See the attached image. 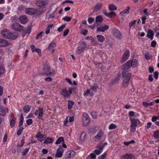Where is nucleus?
<instances>
[{"label":"nucleus","instance_id":"nucleus-33","mask_svg":"<svg viewBox=\"0 0 159 159\" xmlns=\"http://www.w3.org/2000/svg\"><path fill=\"white\" fill-rule=\"evenodd\" d=\"M36 137L38 138V140L39 141H42L44 140V135L41 134H38L36 135Z\"/></svg>","mask_w":159,"mask_h":159},{"label":"nucleus","instance_id":"nucleus-2","mask_svg":"<svg viewBox=\"0 0 159 159\" xmlns=\"http://www.w3.org/2000/svg\"><path fill=\"white\" fill-rule=\"evenodd\" d=\"M130 121V130L134 133L136 131V127L140 124V121L138 119H131Z\"/></svg>","mask_w":159,"mask_h":159},{"label":"nucleus","instance_id":"nucleus-47","mask_svg":"<svg viewBox=\"0 0 159 159\" xmlns=\"http://www.w3.org/2000/svg\"><path fill=\"white\" fill-rule=\"evenodd\" d=\"M71 19V18L70 17H68V16H65L62 19V20H63L67 22L70 21Z\"/></svg>","mask_w":159,"mask_h":159},{"label":"nucleus","instance_id":"nucleus-52","mask_svg":"<svg viewBox=\"0 0 159 159\" xmlns=\"http://www.w3.org/2000/svg\"><path fill=\"white\" fill-rule=\"evenodd\" d=\"M30 148H26L22 152V154L23 156H25L28 152Z\"/></svg>","mask_w":159,"mask_h":159},{"label":"nucleus","instance_id":"nucleus-18","mask_svg":"<svg viewBox=\"0 0 159 159\" xmlns=\"http://www.w3.org/2000/svg\"><path fill=\"white\" fill-rule=\"evenodd\" d=\"M75 152L73 151H68L66 154V158H69L73 157L75 156Z\"/></svg>","mask_w":159,"mask_h":159},{"label":"nucleus","instance_id":"nucleus-51","mask_svg":"<svg viewBox=\"0 0 159 159\" xmlns=\"http://www.w3.org/2000/svg\"><path fill=\"white\" fill-rule=\"evenodd\" d=\"M23 129V127H20L17 132V135L18 136L20 135Z\"/></svg>","mask_w":159,"mask_h":159},{"label":"nucleus","instance_id":"nucleus-36","mask_svg":"<svg viewBox=\"0 0 159 159\" xmlns=\"http://www.w3.org/2000/svg\"><path fill=\"white\" fill-rule=\"evenodd\" d=\"M103 20V18L102 16L100 15L97 16L96 18V22H101Z\"/></svg>","mask_w":159,"mask_h":159},{"label":"nucleus","instance_id":"nucleus-6","mask_svg":"<svg viewBox=\"0 0 159 159\" xmlns=\"http://www.w3.org/2000/svg\"><path fill=\"white\" fill-rule=\"evenodd\" d=\"M73 89L70 88L68 91L66 89H63L61 93V94L65 97H68L72 93Z\"/></svg>","mask_w":159,"mask_h":159},{"label":"nucleus","instance_id":"nucleus-7","mask_svg":"<svg viewBox=\"0 0 159 159\" xmlns=\"http://www.w3.org/2000/svg\"><path fill=\"white\" fill-rule=\"evenodd\" d=\"M38 11V9L32 8H26L25 9L26 13L30 15H34Z\"/></svg>","mask_w":159,"mask_h":159},{"label":"nucleus","instance_id":"nucleus-34","mask_svg":"<svg viewBox=\"0 0 159 159\" xmlns=\"http://www.w3.org/2000/svg\"><path fill=\"white\" fill-rule=\"evenodd\" d=\"M53 25L50 24L47 27L46 29V30L45 31V33L46 34H48L49 33L50 29L52 28L53 27Z\"/></svg>","mask_w":159,"mask_h":159},{"label":"nucleus","instance_id":"nucleus-24","mask_svg":"<svg viewBox=\"0 0 159 159\" xmlns=\"http://www.w3.org/2000/svg\"><path fill=\"white\" fill-rule=\"evenodd\" d=\"M121 76V74L120 73H119L116 79L112 81L111 83L112 84H115L118 83Z\"/></svg>","mask_w":159,"mask_h":159},{"label":"nucleus","instance_id":"nucleus-64","mask_svg":"<svg viewBox=\"0 0 159 159\" xmlns=\"http://www.w3.org/2000/svg\"><path fill=\"white\" fill-rule=\"evenodd\" d=\"M86 40H91L92 42H93L94 41V40L92 36H87L85 38Z\"/></svg>","mask_w":159,"mask_h":159},{"label":"nucleus","instance_id":"nucleus-38","mask_svg":"<svg viewBox=\"0 0 159 159\" xmlns=\"http://www.w3.org/2000/svg\"><path fill=\"white\" fill-rule=\"evenodd\" d=\"M86 134L85 132H83L80 136V139L82 141H84L85 139Z\"/></svg>","mask_w":159,"mask_h":159},{"label":"nucleus","instance_id":"nucleus-14","mask_svg":"<svg viewBox=\"0 0 159 159\" xmlns=\"http://www.w3.org/2000/svg\"><path fill=\"white\" fill-rule=\"evenodd\" d=\"M121 159H135V158L134 155L129 153L122 156L121 157Z\"/></svg>","mask_w":159,"mask_h":159},{"label":"nucleus","instance_id":"nucleus-35","mask_svg":"<svg viewBox=\"0 0 159 159\" xmlns=\"http://www.w3.org/2000/svg\"><path fill=\"white\" fill-rule=\"evenodd\" d=\"M153 137L155 139H158L159 138V129L153 132Z\"/></svg>","mask_w":159,"mask_h":159},{"label":"nucleus","instance_id":"nucleus-5","mask_svg":"<svg viewBox=\"0 0 159 159\" xmlns=\"http://www.w3.org/2000/svg\"><path fill=\"white\" fill-rule=\"evenodd\" d=\"M106 144H107V143H101L96 147L97 149L94 151V152L97 155H99L102 151L104 146Z\"/></svg>","mask_w":159,"mask_h":159},{"label":"nucleus","instance_id":"nucleus-53","mask_svg":"<svg viewBox=\"0 0 159 159\" xmlns=\"http://www.w3.org/2000/svg\"><path fill=\"white\" fill-rule=\"evenodd\" d=\"M36 52L39 55L41 53V50L40 49L35 48L34 51H33V52Z\"/></svg>","mask_w":159,"mask_h":159},{"label":"nucleus","instance_id":"nucleus-40","mask_svg":"<svg viewBox=\"0 0 159 159\" xmlns=\"http://www.w3.org/2000/svg\"><path fill=\"white\" fill-rule=\"evenodd\" d=\"M66 25L65 24H62L61 26L59 27L57 29V31L59 32H61L63 31V29L66 27Z\"/></svg>","mask_w":159,"mask_h":159},{"label":"nucleus","instance_id":"nucleus-39","mask_svg":"<svg viewBox=\"0 0 159 159\" xmlns=\"http://www.w3.org/2000/svg\"><path fill=\"white\" fill-rule=\"evenodd\" d=\"M61 142H64V138L63 137H59L58 139L57 140L56 142V144H60Z\"/></svg>","mask_w":159,"mask_h":159},{"label":"nucleus","instance_id":"nucleus-61","mask_svg":"<svg viewBox=\"0 0 159 159\" xmlns=\"http://www.w3.org/2000/svg\"><path fill=\"white\" fill-rule=\"evenodd\" d=\"M94 19L93 18L89 17L88 19V21L89 24L92 23L94 21Z\"/></svg>","mask_w":159,"mask_h":159},{"label":"nucleus","instance_id":"nucleus-23","mask_svg":"<svg viewBox=\"0 0 159 159\" xmlns=\"http://www.w3.org/2000/svg\"><path fill=\"white\" fill-rule=\"evenodd\" d=\"M102 6V4L101 3H98L94 7V8L93 10L94 12H95L98 11V10L100 9Z\"/></svg>","mask_w":159,"mask_h":159},{"label":"nucleus","instance_id":"nucleus-19","mask_svg":"<svg viewBox=\"0 0 159 159\" xmlns=\"http://www.w3.org/2000/svg\"><path fill=\"white\" fill-rule=\"evenodd\" d=\"M9 34V35H8L7 39L11 40H13L15 39H16L18 37V36L16 35L14 33H11L10 32Z\"/></svg>","mask_w":159,"mask_h":159},{"label":"nucleus","instance_id":"nucleus-44","mask_svg":"<svg viewBox=\"0 0 159 159\" xmlns=\"http://www.w3.org/2000/svg\"><path fill=\"white\" fill-rule=\"evenodd\" d=\"M39 115L38 116V118L39 119L41 118L42 117L43 115V110L41 108L39 109Z\"/></svg>","mask_w":159,"mask_h":159},{"label":"nucleus","instance_id":"nucleus-25","mask_svg":"<svg viewBox=\"0 0 159 159\" xmlns=\"http://www.w3.org/2000/svg\"><path fill=\"white\" fill-rule=\"evenodd\" d=\"M83 125L84 126H87L90 123V120L89 118L83 119Z\"/></svg>","mask_w":159,"mask_h":159},{"label":"nucleus","instance_id":"nucleus-58","mask_svg":"<svg viewBox=\"0 0 159 159\" xmlns=\"http://www.w3.org/2000/svg\"><path fill=\"white\" fill-rule=\"evenodd\" d=\"M116 16L115 13L113 11H110V18L115 17Z\"/></svg>","mask_w":159,"mask_h":159},{"label":"nucleus","instance_id":"nucleus-21","mask_svg":"<svg viewBox=\"0 0 159 159\" xmlns=\"http://www.w3.org/2000/svg\"><path fill=\"white\" fill-rule=\"evenodd\" d=\"M154 34L152 30H149L147 32V37L152 40L153 38Z\"/></svg>","mask_w":159,"mask_h":159},{"label":"nucleus","instance_id":"nucleus-8","mask_svg":"<svg viewBox=\"0 0 159 159\" xmlns=\"http://www.w3.org/2000/svg\"><path fill=\"white\" fill-rule=\"evenodd\" d=\"M11 27L13 30L19 31H21L23 29V26L18 23H13Z\"/></svg>","mask_w":159,"mask_h":159},{"label":"nucleus","instance_id":"nucleus-13","mask_svg":"<svg viewBox=\"0 0 159 159\" xmlns=\"http://www.w3.org/2000/svg\"><path fill=\"white\" fill-rule=\"evenodd\" d=\"M113 33L114 36L117 38L120 39L122 37V35L119 30L115 29L113 31Z\"/></svg>","mask_w":159,"mask_h":159},{"label":"nucleus","instance_id":"nucleus-62","mask_svg":"<svg viewBox=\"0 0 159 159\" xmlns=\"http://www.w3.org/2000/svg\"><path fill=\"white\" fill-rule=\"evenodd\" d=\"M32 122L33 120H32L31 119H29L26 121V123L28 125H31L32 123Z\"/></svg>","mask_w":159,"mask_h":159},{"label":"nucleus","instance_id":"nucleus-20","mask_svg":"<svg viewBox=\"0 0 159 159\" xmlns=\"http://www.w3.org/2000/svg\"><path fill=\"white\" fill-rule=\"evenodd\" d=\"M130 8V7H127L126 9L124 10L123 11L120 12V15L123 16H126L127 14L129 13V10Z\"/></svg>","mask_w":159,"mask_h":159},{"label":"nucleus","instance_id":"nucleus-57","mask_svg":"<svg viewBox=\"0 0 159 159\" xmlns=\"http://www.w3.org/2000/svg\"><path fill=\"white\" fill-rule=\"evenodd\" d=\"M116 128V126L115 124L111 123L110 124V129H115Z\"/></svg>","mask_w":159,"mask_h":159},{"label":"nucleus","instance_id":"nucleus-32","mask_svg":"<svg viewBox=\"0 0 159 159\" xmlns=\"http://www.w3.org/2000/svg\"><path fill=\"white\" fill-rule=\"evenodd\" d=\"M30 106L28 105H25L23 108L24 112L26 113L30 111Z\"/></svg>","mask_w":159,"mask_h":159},{"label":"nucleus","instance_id":"nucleus-30","mask_svg":"<svg viewBox=\"0 0 159 159\" xmlns=\"http://www.w3.org/2000/svg\"><path fill=\"white\" fill-rule=\"evenodd\" d=\"M53 141V139L52 138H47L44 140V143L47 144L48 143H52Z\"/></svg>","mask_w":159,"mask_h":159},{"label":"nucleus","instance_id":"nucleus-22","mask_svg":"<svg viewBox=\"0 0 159 159\" xmlns=\"http://www.w3.org/2000/svg\"><path fill=\"white\" fill-rule=\"evenodd\" d=\"M8 45V42L3 39H0V47H5Z\"/></svg>","mask_w":159,"mask_h":159},{"label":"nucleus","instance_id":"nucleus-11","mask_svg":"<svg viewBox=\"0 0 159 159\" xmlns=\"http://www.w3.org/2000/svg\"><path fill=\"white\" fill-rule=\"evenodd\" d=\"M48 3L46 0H39L36 2V5L40 7H44Z\"/></svg>","mask_w":159,"mask_h":159},{"label":"nucleus","instance_id":"nucleus-45","mask_svg":"<svg viewBox=\"0 0 159 159\" xmlns=\"http://www.w3.org/2000/svg\"><path fill=\"white\" fill-rule=\"evenodd\" d=\"M16 123V121L14 120L11 119L10 120V125L11 128L14 126Z\"/></svg>","mask_w":159,"mask_h":159},{"label":"nucleus","instance_id":"nucleus-49","mask_svg":"<svg viewBox=\"0 0 159 159\" xmlns=\"http://www.w3.org/2000/svg\"><path fill=\"white\" fill-rule=\"evenodd\" d=\"M145 58L147 60H148L152 58V56L149 54L148 53H147L145 55Z\"/></svg>","mask_w":159,"mask_h":159},{"label":"nucleus","instance_id":"nucleus-56","mask_svg":"<svg viewBox=\"0 0 159 159\" xmlns=\"http://www.w3.org/2000/svg\"><path fill=\"white\" fill-rule=\"evenodd\" d=\"M69 31L70 30L69 29L65 30L64 31L63 36H67L69 32Z\"/></svg>","mask_w":159,"mask_h":159},{"label":"nucleus","instance_id":"nucleus-54","mask_svg":"<svg viewBox=\"0 0 159 159\" xmlns=\"http://www.w3.org/2000/svg\"><path fill=\"white\" fill-rule=\"evenodd\" d=\"M106 156V153H105L102 155L99 156L98 157V159H105Z\"/></svg>","mask_w":159,"mask_h":159},{"label":"nucleus","instance_id":"nucleus-48","mask_svg":"<svg viewBox=\"0 0 159 159\" xmlns=\"http://www.w3.org/2000/svg\"><path fill=\"white\" fill-rule=\"evenodd\" d=\"M91 116L94 118L96 119L97 118V114L96 112L93 111L91 113Z\"/></svg>","mask_w":159,"mask_h":159},{"label":"nucleus","instance_id":"nucleus-42","mask_svg":"<svg viewBox=\"0 0 159 159\" xmlns=\"http://www.w3.org/2000/svg\"><path fill=\"white\" fill-rule=\"evenodd\" d=\"M74 104V102L70 100L68 101V108L70 109L72 108V107Z\"/></svg>","mask_w":159,"mask_h":159},{"label":"nucleus","instance_id":"nucleus-43","mask_svg":"<svg viewBox=\"0 0 159 159\" xmlns=\"http://www.w3.org/2000/svg\"><path fill=\"white\" fill-rule=\"evenodd\" d=\"M132 66H135L137 65L138 61L136 59H134L130 60Z\"/></svg>","mask_w":159,"mask_h":159},{"label":"nucleus","instance_id":"nucleus-37","mask_svg":"<svg viewBox=\"0 0 159 159\" xmlns=\"http://www.w3.org/2000/svg\"><path fill=\"white\" fill-rule=\"evenodd\" d=\"M98 88V85L96 84H94L91 87V90L94 92H96Z\"/></svg>","mask_w":159,"mask_h":159},{"label":"nucleus","instance_id":"nucleus-4","mask_svg":"<svg viewBox=\"0 0 159 159\" xmlns=\"http://www.w3.org/2000/svg\"><path fill=\"white\" fill-rule=\"evenodd\" d=\"M87 46V43L85 41H82L80 43L77 49V52L79 54H81L84 51Z\"/></svg>","mask_w":159,"mask_h":159},{"label":"nucleus","instance_id":"nucleus-15","mask_svg":"<svg viewBox=\"0 0 159 159\" xmlns=\"http://www.w3.org/2000/svg\"><path fill=\"white\" fill-rule=\"evenodd\" d=\"M19 20L20 23L22 24H25L28 21V19L26 16H22L20 17Z\"/></svg>","mask_w":159,"mask_h":159},{"label":"nucleus","instance_id":"nucleus-50","mask_svg":"<svg viewBox=\"0 0 159 159\" xmlns=\"http://www.w3.org/2000/svg\"><path fill=\"white\" fill-rule=\"evenodd\" d=\"M117 9L116 7L114 5H110V11L116 10Z\"/></svg>","mask_w":159,"mask_h":159},{"label":"nucleus","instance_id":"nucleus-29","mask_svg":"<svg viewBox=\"0 0 159 159\" xmlns=\"http://www.w3.org/2000/svg\"><path fill=\"white\" fill-rule=\"evenodd\" d=\"M97 38L98 41L102 43L104 41L105 38L102 35H98L97 36Z\"/></svg>","mask_w":159,"mask_h":159},{"label":"nucleus","instance_id":"nucleus-63","mask_svg":"<svg viewBox=\"0 0 159 159\" xmlns=\"http://www.w3.org/2000/svg\"><path fill=\"white\" fill-rule=\"evenodd\" d=\"M156 44L157 43L156 41L155 40H153L152 42L151 45L152 47H155L156 46Z\"/></svg>","mask_w":159,"mask_h":159},{"label":"nucleus","instance_id":"nucleus-12","mask_svg":"<svg viewBox=\"0 0 159 159\" xmlns=\"http://www.w3.org/2000/svg\"><path fill=\"white\" fill-rule=\"evenodd\" d=\"M64 149L62 146H59L57 149L56 155V157H61L63 153Z\"/></svg>","mask_w":159,"mask_h":159},{"label":"nucleus","instance_id":"nucleus-55","mask_svg":"<svg viewBox=\"0 0 159 159\" xmlns=\"http://www.w3.org/2000/svg\"><path fill=\"white\" fill-rule=\"evenodd\" d=\"M5 71L4 68L2 67H0V76L2 74L5 73Z\"/></svg>","mask_w":159,"mask_h":159},{"label":"nucleus","instance_id":"nucleus-31","mask_svg":"<svg viewBox=\"0 0 159 159\" xmlns=\"http://www.w3.org/2000/svg\"><path fill=\"white\" fill-rule=\"evenodd\" d=\"M6 114V111L4 108L0 105V115L3 116Z\"/></svg>","mask_w":159,"mask_h":159},{"label":"nucleus","instance_id":"nucleus-41","mask_svg":"<svg viewBox=\"0 0 159 159\" xmlns=\"http://www.w3.org/2000/svg\"><path fill=\"white\" fill-rule=\"evenodd\" d=\"M96 157L95 154L94 153H92L87 157V159H95Z\"/></svg>","mask_w":159,"mask_h":159},{"label":"nucleus","instance_id":"nucleus-3","mask_svg":"<svg viewBox=\"0 0 159 159\" xmlns=\"http://www.w3.org/2000/svg\"><path fill=\"white\" fill-rule=\"evenodd\" d=\"M43 70L45 74L47 76L54 75L56 73L55 70L53 68L51 69L47 65L44 66Z\"/></svg>","mask_w":159,"mask_h":159},{"label":"nucleus","instance_id":"nucleus-46","mask_svg":"<svg viewBox=\"0 0 159 159\" xmlns=\"http://www.w3.org/2000/svg\"><path fill=\"white\" fill-rule=\"evenodd\" d=\"M43 33V31L40 32L39 34H38L36 36V39H41L42 38V34Z\"/></svg>","mask_w":159,"mask_h":159},{"label":"nucleus","instance_id":"nucleus-27","mask_svg":"<svg viewBox=\"0 0 159 159\" xmlns=\"http://www.w3.org/2000/svg\"><path fill=\"white\" fill-rule=\"evenodd\" d=\"M54 17V14H51L50 12H48L46 14V19L48 20L51 18H53Z\"/></svg>","mask_w":159,"mask_h":159},{"label":"nucleus","instance_id":"nucleus-1","mask_svg":"<svg viewBox=\"0 0 159 159\" xmlns=\"http://www.w3.org/2000/svg\"><path fill=\"white\" fill-rule=\"evenodd\" d=\"M131 76V73L128 72L125 70L123 71L122 72V77L123 78L122 83V87L126 88L128 86Z\"/></svg>","mask_w":159,"mask_h":159},{"label":"nucleus","instance_id":"nucleus-9","mask_svg":"<svg viewBox=\"0 0 159 159\" xmlns=\"http://www.w3.org/2000/svg\"><path fill=\"white\" fill-rule=\"evenodd\" d=\"M99 25V24H96V26L97 28V31L98 32H104L107 30L109 28V26L108 25H100L99 27H98L97 25Z\"/></svg>","mask_w":159,"mask_h":159},{"label":"nucleus","instance_id":"nucleus-60","mask_svg":"<svg viewBox=\"0 0 159 159\" xmlns=\"http://www.w3.org/2000/svg\"><path fill=\"white\" fill-rule=\"evenodd\" d=\"M136 22V20H134L130 22L129 24V26L130 28L134 24H135Z\"/></svg>","mask_w":159,"mask_h":159},{"label":"nucleus","instance_id":"nucleus-59","mask_svg":"<svg viewBox=\"0 0 159 159\" xmlns=\"http://www.w3.org/2000/svg\"><path fill=\"white\" fill-rule=\"evenodd\" d=\"M88 32V30L86 29H84L81 31V34L84 35H87V33Z\"/></svg>","mask_w":159,"mask_h":159},{"label":"nucleus","instance_id":"nucleus-16","mask_svg":"<svg viewBox=\"0 0 159 159\" xmlns=\"http://www.w3.org/2000/svg\"><path fill=\"white\" fill-rule=\"evenodd\" d=\"M9 33V31L6 29H4L1 31L2 37L5 39H7Z\"/></svg>","mask_w":159,"mask_h":159},{"label":"nucleus","instance_id":"nucleus-17","mask_svg":"<svg viewBox=\"0 0 159 159\" xmlns=\"http://www.w3.org/2000/svg\"><path fill=\"white\" fill-rule=\"evenodd\" d=\"M103 134L102 131L100 130L97 135L94 137L93 140L95 141H98L99 139H100Z\"/></svg>","mask_w":159,"mask_h":159},{"label":"nucleus","instance_id":"nucleus-10","mask_svg":"<svg viewBox=\"0 0 159 159\" xmlns=\"http://www.w3.org/2000/svg\"><path fill=\"white\" fill-rule=\"evenodd\" d=\"M129 57V50H127L125 51V53L122 57L121 60V62L122 63L125 62L128 59Z\"/></svg>","mask_w":159,"mask_h":159},{"label":"nucleus","instance_id":"nucleus-26","mask_svg":"<svg viewBox=\"0 0 159 159\" xmlns=\"http://www.w3.org/2000/svg\"><path fill=\"white\" fill-rule=\"evenodd\" d=\"M56 46L57 44L55 43L52 42L49 44L48 47V49L49 50L51 51Z\"/></svg>","mask_w":159,"mask_h":159},{"label":"nucleus","instance_id":"nucleus-28","mask_svg":"<svg viewBox=\"0 0 159 159\" xmlns=\"http://www.w3.org/2000/svg\"><path fill=\"white\" fill-rule=\"evenodd\" d=\"M131 66V63L130 60H129L124 66L125 69H128Z\"/></svg>","mask_w":159,"mask_h":159}]
</instances>
